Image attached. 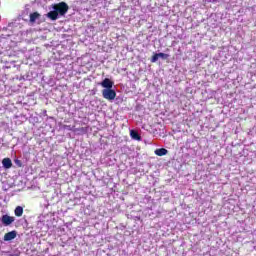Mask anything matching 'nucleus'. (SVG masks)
I'll use <instances>...</instances> for the list:
<instances>
[{
    "label": "nucleus",
    "mask_w": 256,
    "mask_h": 256,
    "mask_svg": "<svg viewBox=\"0 0 256 256\" xmlns=\"http://www.w3.org/2000/svg\"><path fill=\"white\" fill-rule=\"evenodd\" d=\"M69 11V6L67 3L62 2L58 5L53 6V10L47 13L48 19H51V21H57L59 19V15L63 16Z\"/></svg>",
    "instance_id": "obj_1"
},
{
    "label": "nucleus",
    "mask_w": 256,
    "mask_h": 256,
    "mask_svg": "<svg viewBox=\"0 0 256 256\" xmlns=\"http://www.w3.org/2000/svg\"><path fill=\"white\" fill-rule=\"evenodd\" d=\"M15 221V217L9 216V215H3L1 217V222L5 227H8V225H11Z\"/></svg>",
    "instance_id": "obj_3"
},
{
    "label": "nucleus",
    "mask_w": 256,
    "mask_h": 256,
    "mask_svg": "<svg viewBox=\"0 0 256 256\" xmlns=\"http://www.w3.org/2000/svg\"><path fill=\"white\" fill-rule=\"evenodd\" d=\"M101 87H104V89H113V81H111L109 78H105L101 83Z\"/></svg>",
    "instance_id": "obj_4"
},
{
    "label": "nucleus",
    "mask_w": 256,
    "mask_h": 256,
    "mask_svg": "<svg viewBox=\"0 0 256 256\" xmlns=\"http://www.w3.org/2000/svg\"><path fill=\"white\" fill-rule=\"evenodd\" d=\"M102 97L107 99V101H115V97H117V92L112 88L102 90Z\"/></svg>",
    "instance_id": "obj_2"
},
{
    "label": "nucleus",
    "mask_w": 256,
    "mask_h": 256,
    "mask_svg": "<svg viewBox=\"0 0 256 256\" xmlns=\"http://www.w3.org/2000/svg\"><path fill=\"white\" fill-rule=\"evenodd\" d=\"M130 136L135 140V141H141V135H139V132L135 130L130 131Z\"/></svg>",
    "instance_id": "obj_7"
},
{
    "label": "nucleus",
    "mask_w": 256,
    "mask_h": 256,
    "mask_svg": "<svg viewBox=\"0 0 256 256\" xmlns=\"http://www.w3.org/2000/svg\"><path fill=\"white\" fill-rule=\"evenodd\" d=\"M14 213L16 215V217H22L23 215V207L21 206H17L14 210Z\"/></svg>",
    "instance_id": "obj_9"
},
{
    "label": "nucleus",
    "mask_w": 256,
    "mask_h": 256,
    "mask_svg": "<svg viewBox=\"0 0 256 256\" xmlns=\"http://www.w3.org/2000/svg\"><path fill=\"white\" fill-rule=\"evenodd\" d=\"M2 165L4 169H11V167H13V162H11L9 158H4L2 160Z\"/></svg>",
    "instance_id": "obj_6"
},
{
    "label": "nucleus",
    "mask_w": 256,
    "mask_h": 256,
    "mask_svg": "<svg viewBox=\"0 0 256 256\" xmlns=\"http://www.w3.org/2000/svg\"><path fill=\"white\" fill-rule=\"evenodd\" d=\"M39 17H40V15L37 12L30 14V22L35 23V21H37V19H39Z\"/></svg>",
    "instance_id": "obj_10"
},
{
    "label": "nucleus",
    "mask_w": 256,
    "mask_h": 256,
    "mask_svg": "<svg viewBox=\"0 0 256 256\" xmlns=\"http://www.w3.org/2000/svg\"><path fill=\"white\" fill-rule=\"evenodd\" d=\"M168 151L165 148H159L155 150V155H158V157H163V155H167Z\"/></svg>",
    "instance_id": "obj_8"
},
{
    "label": "nucleus",
    "mask_w": 256,
    "mask_h": 256,
    "mask_svg": "<svg viewBox=\"0 0 256 256\" xmlns=\"http://www.w3.org/2000/svg\"><path fill=\"white\" fill-rule=\"evenodd\" d=\"M157 61H159V54L158 53L154 54L151 58V63H157Z\"/></svg>",
    "instance_id": "obj_11"
},
{
    "label": "nucleus",
    "mask_w": 256,
    "mask_h": 256,
    "mask_svg": "<svg viewBox=\"0 0 256 256\" xmlns=\"http://www.w3.org/2000/svg\"><path fill=\"white\" fill-rule=\"evenodd\" d=\"M17 237V232L16 231H11L8 232L4 235V241H13Z\"/></svg>",
    "instance_id": "obj_5"
},
{
    "label": "nucleus",
    "mask_w": 256,
    "mask_h": 256,
    "mask_svg": "<svg viewBox=\"0 0 256 256\" xmlns=\"http://www.w3.org/2000/svg\"><path fill=\"white\" fill-rule=\"evenodd\" d=\"M160 57V59H169V54H165V53H158V58Z\"/></svg>",
    "instance_id": "obj_12"
}]
</instances>
